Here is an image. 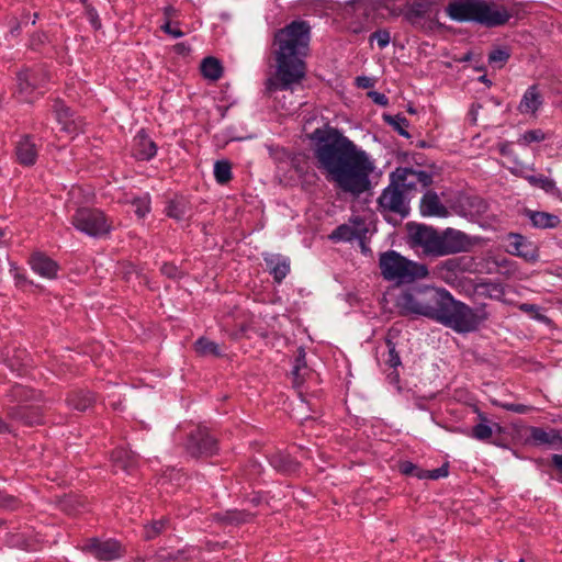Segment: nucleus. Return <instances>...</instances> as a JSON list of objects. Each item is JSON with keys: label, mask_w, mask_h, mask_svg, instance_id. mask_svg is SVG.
<instances>
[{"label": "nucleus", "mask_w": 562, "mask_h": 562, "mask_svg": "<svg viewBox=\"0 0 562 562\" xmlns=\"http://www.w3.org/2000/svg\"><path fill=\"white\" fill-rule=\"evenodd\" d=\"M317 169L342 192L359 196L371 188L374 162L339 130L326 125L307 135Z\"/></svg>", "instance_id": "f257e3e1"}, {"label": "nucleus", "mask_w": 562, "mask_h": 562, "mask_svg": "<svg viewBox=\"0 0 562 562\" xmlns=\"http://www.w3.org/2000/svg\"><path fill=\"white\" fill-rule=\"evenodd\" d=\"M396 307L402 316H425L460 334L477 330L488 318L484 305L472 308L449 291L429 285L407 288L397 296Z\"/></svg>", "instance_id": "f03ea898"}, {"label": "nucleus", "mask_w": 562, "mask_h": 562, "mask_svg": "<svg viewBox=\"0 0 562 562\" xmlns=\"http://www.w3.org/2000/svg\"><path fill=\"white\" fill-rule=\"evenodd\" d=\"M311 25L305 20H293L273 33L271 56L276 71L266 82V91L292 90L306 76V61L310 54Z\"/></svg>", "instance_id": "7ed1b4c3"}, {"label": "nucleus", "mask_w": 562, "mask_h": 562, "mask_svg": "<svg viewBox=\"0 0 562 562\" xmlns=\"http://www.w3.org/2000/svg\"><path fill=\"white\" fill-rule=\"evenodd\" d=\"M409 244L414 248H422L424 255L429 257H445L464 252L473 246L471 238L464 232L451 227L442 232L425 224H407Z\"/></svg>", "instance_id": "20e7f679"}, {"label": "nucleus", "mask_w": 562, "mask_h": 562, "mask_svg": "<svg viewBox=\"0 0 562 562\" xmlns=\"http://www.w3.org/2000/svg\"><path fill=\"white\" fill-rule=\"evenodd\" d=\"M446 12L457 22H475L488 29L503 26L516 15L513 9L486 0H453Z\"/></svg>", "instance_id": "39448f33"}, {"label": "nucleus", "mask_w": 562, "mask_h": 562, "mask_svg": "<svg viewBox=\"0 0 562 562\" xmlns=\"http://www.w3.org/2000/svg\"><path fill=\"white\" fill-rule=\"evenodd\" d=\"M379 268L384 280L412 283L428 276L426 265L412 261L395 250L380 254Z\"/></svg>", "instance_id": "423d86ee"}, {"label": "nucleus", "mask_w": 562, "mask_h": 562, "mask_svg": "<svg viewBox=\"0 0 562 562\" xmlns=\"http://www.w3.org/2000/svg\"><path fill=\"white\" fill-rule=\"evenodd\" d=\"M74 227L93 238L106 236L112 231V222L105 213L95 207H78L71 216Z\"/></svg>", "instance_id": "0eeeda50"}, {"label": "nucleus", "mask_w": 562, "mask_h": 562, "mask_svg": "<svg viewBox=\"0 0 562 562\" xmlns=\"http://www.w3.org/2000/svg\"><path fill=\"white\" fill-rule=\"evenodd\" d=\"M183 448L186 453L193 459L211 458L220 451L217 438L202 425L188 432Z\"/></svg>", "instance_id": "6e6552de"}, {"label": "nucleus", "mask_w": 562, "mask_h": 562, "mask_svg": "<svg viewBox=\"0 0 562 562\" xmlns=\"http://www.w3.org/2000/svg\"><path fill=\"white\" fill-rule=\"evenodd\" d=\"M434 8L432 0H408L393 10V18L403 16L413 27L424 30L432 20Z\"/></svg>", "instance_id": "1a4fd4ad"}, {"label": "nucleus", "mask_w": 562, "mask_h": 562, "mask_svg": "<svg viewBox=\"0 0 562 562\" xmlns=\"http://www.w3.org/2000/svg\"><path fill=\"white\" fill-rule=\"evenodd\" d=\"M409 195L402 189L395 179L390 178V184L383 189L378 198L379 210L406 217L409 213Z\"/></svg>", "instance_id": "9d476101"}, {"label": "nucleus", "mask_w": 562, "mask_h": 562, "mask_svg": "<svg viewBox=\"0 0 562 562\" xmlns=\"http://www.w3.org/2000/svg\"><path fill=\"white\" fill-rule=\"evenodd\" d=\"M390 178L395 179V182L398 183L408 195L417 192L419 189H426L432 183L431 173L412 167H397L391 172Z\"/></svg>", "instance_id": "9b49d317"}, {"label": "nucleus", "mask_w": 562, "mask_h": 562, "mask_svg": "<svg viewBox=\"0 0 562 562\" xmlns=\"http://www.w3.org/2000/svg\"><path fill=\"white\" fill-rule=\"evenodd\" d=\"M82 551L103 562L117 560L125 552L120 541L115 539L100 540L98 538H89L82 546Z\"/></svg>", "instance_id": "f8f14e48"}, {"label": "nucleus", "mask_w": 562, "mask_h": 562, "mask_svg": "<svg viewBox=\"0 0 562 562\" xmlns=\"http://www.w3.org/2000/svg\"><path fill=\"white\" fill-rule=\"evenodd\" d=\"M7 417L22 426L33 427L43 424L44 413L35 403L26 405H8Z\"/></svg>", "instance_id": "ddd939ff"}, {"label": "nucleus", "mask_w": 562, "mask_h": 562, "mask_svg": "<svg viewBox=\"0 0 562 562\" xmlns=\"http://www.w3.org/2000/svg\"><path fill=\"white\" fill-rule=\"evenodd\" d=\"M454 210L463 217L477 218L487 212L488 203L479 195L461 193L456 199Z\"/></svg>", "instance_id": "4468645a"}, {"label": "nucleus", "mask_w": 562, "mask_h": 562, "mask_svg": "<svg viewBox=\"0 0 562 562\" xmlns=\"http://www.w3.org/2000/svg\"><path fill=\"white\" fill-rule=\"evenodd\" d=\"M42 392L26 385L15 383L5 393L3 407L8 405H26L42 401Z\"/></svg>", "instance_id": "2eb2a0df"}, {"label": "nucleus", "mask_w": 562, "mask_h": 562, "mask_svg": "<svg viewBox=\"0 0 562 562\" xmlns=\"http://www.w3.org/2000/svg\"><path fill=\"white\" fill-rule=\"evenodd\" d=\"M40 146L35 136L23 134L15 143L16 161L25 167L34 166L37 161Z\"/></svg>", "instance_id": "dca6fc26"}, {"label": "nucleus", "mask_w": 562, "mask_h": 562, "mask_svg": "<svg viewBox=\"0 0 562 562\" xmlns=\"http://www.w3.org/2000/svg\"><path fill=\"white\" fill-rule=\"evenodd\" d=\"M266 269L276 283L281 284L291 271V260L281 254H262Z\"/></svg>", "instance_id": "f3484780"}, {"label": "nucleus", "mask_w": 562, "mask_h": 562, "mask_svg": "<svg viewBox=\"0 0 562 562\" xmlns=\"http://www.w3.org/2000/svg\"><path fill=\"white\" fill-rule=\"evenodd\" d=\"M27 263L30 265L33 272L41 276L42 278L49 280L57 278L60 268L57 261L42 251L33 252L30 256Z\"/></svg>", "instance_id": "a211bd4d"}, {"label": "nucleus", "mask_w": 562, "mask_h": 562, "mask_svg": "<svg viewBox=\"0 0 562 562\" xmlns=\"http://www.w3.org/2000/svg\"><path fill=\"white\" fill-rule=\"evenodd\" d=\"M157 145L144 128L137 132L132 143V156L138 161H149L157 154Z\"/></svg>", "instance_id": "6ab92c4d"}, {"label": "nucleus", "mask_w": 562, "mask_h": 562, "mask_svg": "<svg viewBox=\"0 0 562 562\" xmlns=\"http://www.w3.org/2000/svg\"><path fill=\"white\" fill-rule=\"evenodd\" d=\"M419 211L423 216L429 217H447L449 215L448 209L432 190H427L422 196Z\"/></svg>", "instance_id": "aec40b11"}, {"label": "nucleus", "mask_w": 562, "mask_h": 562, "mask_svg": "<svg viewBox=\"0 0 562 562\" xmlns=\"http://www.w3.org/2000/svg\"><path fill=\"white\" fill-rule=\"evenodd\" d=\"M267 458L269 464L282 475H294L300 471L301 463L289 453L274 451Z\"/></svg>", "instance_id": "412c9836"}, {"label": "nucleus", "mask_w": 562, "mask_h": 562, "mask_svg": "<svg viewBox=\"0 0 562 562\" xmlns=\"http://www.w3.org/2000/svg\"><path fill=\"white\" fill-rule=\"evenodd\" d=\"M543 104V95L538 85H531L524 92L517 110L521 114L535 115Z\"/></svg>", "instance_id": "4be33fe9"}, {"label": "nucleus", "mask_w": 562, "mask_h": 562, "mask_svg": "<svg viewBox=\"0 0 562 562\" xmlns=\"http://www.w3.org/2000/svg\"><path fill=\"white\" fill-rule=\"evenodd\" d=\"M113 467L128 474L133 473L138 467V456L127 448L119 447L111 453Z\"/></svg>", "instance_id": "5701e85b"}, {"label": "nucleus", "mask_w": 562, "mask_h": 562, "mask_svg": "<svg viewBox=\"0 0 562 562\" xmlns=\"http://www.w3.org/2000/svg\"><path fill=\"white\" fill-rule=\"evenodd\" d=\"M509 244L507 251L512 255L521 257L528 261L537 259L538 255L535 249L531 248L527 239L520 234H509Z\"/></svg>", "instance_id": "b1692460"}, {"label": "nucleus", "mask_w": 562, "mask_h": 562, "mask_svg": "<svg viewBox=\"0 0 562 562\" xmlns=\"http://www.w3.org/2000/svg\"><path fill=\"white\" fill-rule=\"evenodd\" d=\"M190 210V202L183 195H175L166 202L165 214L178 222L183 221Z\"/></svg>", "instance_id": "393cba45"}, {"label": "nucleus", "mask_w": 562, "mask_h": 562, "mask_svg": "<svg viewBox=\"0 0 562 562\" xmlns=\"http://www.w3.org/2000/svg\"><path fill=\"white\" fill-rule=\"evenodd\" d=\"M95 402L93 393L88 390H75L68 393L66 403L68 407L78 412H85Z\"/></svg>", "instance_id": "a878e982"}, {"label": "nucleus", "mask_w": 562, "mask_h": 562, "mask_svg": "<svg viewBox=\"0 0 562 562\" xmlns=\"http://www.w3.org/2000/svg\"><path fill=\"white\" fill-rule=\"evenodd\" d=\"M526 215L536 228H555L561 223L559 216L548 212L527 210Z\"/></svg>", "instance_id": "bb28decb"}, {"label": "nucleus", "mask_w": 562, "mask_h": 562, "mask_svg": "<svg viewBox=\"0 0 562 562\" xmlns=\"http://www.w3.org/2000/svg\"><path fill=\"white\" fill-rule=\"evenodd\" d=\"M530 438L535 445H560L562 446V435L557 429L549 431L540 427H532L530 430Z\"/></svg>", "instance_id": "cd10ccee"}, {"label": "nucleus", "mask_w": 562, "mask_h": 562, "mask_svg": "<svg viewBox=\"0 0 562 562\" xmlns=\"http://www.w3.org/2000/svg\"><path fill=\"white\" fill-rule=\"evenodd\" d=\"M364 232L366 229L341 224L329 234L328 238L334 243L352 241L353 239H360Z\"/></svg>", "instance_id": "c85d7f7f"}, {"label": "nucleus", "mask_w": 562, "mask_h": 562, "mask_svg": "<svg viewBox=\"0 0 562 562\" xmlns=\"http://www.w3.org/2000/svg\"><path fill=\"white\" fill-rule=\"evenodd\" d=\"M255 514L248 510L232 509L223 514H216V520L225 525H241L249 522L254 519Z\"/></svg>", "instance_id": "c756f323"}, {"label": "nucleus", "mask_w": 562, "mask_h": 562, "mask_svg": "<svg viewBox=\"0 0 562 562\" xmlns=\"http://www.w3.org/2000/svg\"><path fill=\"white\" fill-rule=\"evenodd\" d=\"M512 56L510 47L506 45L495 46L487 55L488 65L494 69H502Z\"/></svg>", "instance_id": "7c9ffc66"}, {"label": "nucleus", "mask_w": 562, "mask_h": 562, "mask_svg": "<svg viewBox=\"0 0 562 562\" xmlns=\"http://www.w3.org/2000/svg\"><path fill=\"white\" fill-rule=\"evenodd\" d=\"M201 72L204 78L216 81L223 76L222 63L215 57H205L201 63Z\"/></svg>", "instance_id": "2f4dec72"}, {"label": "nucleus", "mask_w": 562, "mask_h": 562, "mask_svg": "<svg viewBox=\"0 0 562 562\" xmlns=\"http://www.w3.org/2000/svg\"><path fill=\"white\" fill-rule=\"evenodd\" d=\"M154 559L157 562H184L190 559L189 549H179L176 551H169L166 548L158 549Z\"/></svg>", "instance_id": "473e14b6"}, {"label": "nucleus", "mask_w": 562, "mask_h": 562, "mask_svg": "<svg viewBox=\"0 0 562 562\" xmlns=\"http://www.w3.org/2000/svg\"><path fill=\"white\" fill-rule=\"evenodd\" d=\"M462 270V259L461 258H449L442 262H440L436 267L437 274H439L446 281H450L456 278L457 271Z\"/></svg>", "instance_id": "72a5a7b5"}, {"label": "nucleus", "mask_w": 562, "mask_h": 562, "mask_svg": "<svg viewBox=\"0 0 562 562\" xmlns=\"http://www.w3.org/2000/svg\"><path fill=\"white\" fill-rule=\"evenodd\" d=\"M16 80L21 92L30 93L38 87L35 71L29 68L20 70Z\"/></svg>", "instance_id": "f704fd0d"}, {"label": "nucleus", "mask_w": 562, "mask_h": 562, "mask_svg": "<svg viewBox=\"0 0 562 562\" xmlns=\"http://www.w3.org/2000/svg\"><path fill=\"white\" fill-rule=\"evenodd\" d=\"M194 350L198 355L202 357L213 356V357H222V350L218 344L212 341L205 337H200L194 342Z\"/></svg>", "instance_id": "c9c22d12"}, {"label": "nucleus", "mask_w": 562, "mask_h": 562, "mask_svg": "<svg viewBox=\"0 0 562 562\" xmlns=\"http://www.w3.org/2000/svg\"><path fill=\"white\" fill-rule=\"evenodd\" d=\"M383 121L393 127L401 136L409 138L411 134L407 128L409 126V121L401 113L398 114H383Z\"/></svg>", "instance_id": "e433bc0d"}, {"label": "nucleus", "mask_w": 562, "mask_h": 562, "mask_svg": "<svg viewBox=\"0 0 562 562\" xmlns=\"http://www.w3.org/2000/svg\"><path fill=\"white\" fill-rule=\"evenodd\" d=\"M128 202L134 207V213L138 218L146 217L151 211V198L147 192L133 196Z\"/></svg>", "instance_id": "4c0bfd02"}, {"label": "nucleus", "mask_w": 562, "mask_h": 562, "mask_svg": "<svg viewBox=\"0 0 562 562\" xmlns=\"http://www.w3.org/2000/svg\"><path fill=\"white\" fill-rule=\"evenodd\" d=\"M214 177L218 184H226L233 178L232 164L227 159L217 160L214 164Z\"/></svg>", "instance_id": "58836bf2"}, {"label": "nucleus", "mask_w": 562, "mask_h": 562, "mask_svg": "<svg viewBox=\"0 0 562 562\" xmlns=\"http://www.w3.org/2000/svg\"><path fill=\"white\" fill-rule=\"evenodd\" d=\"M479 289L480 294L493 300L501 301L505 295V288L501 282H482L479 284Z\"/></svg>", "instance_id": "ea45409f"}, {"label": "nucleus", "mask_w": 562, "mask_h": 562, "mask_svg": "<svg viewBox=\"0 0 562 562\" xmlns=\"http://www.w3.org/2000/svg\"><path fill=\"white\" fill-rule=\"evenodd\" d=\"M527 181L536 188L543 190L546 193L554 194L559 191L557 188L555 181L548 178L544 175H531L527 177Z\"/></svg>", "instance_id": "a19ab883"}, {"label": "nucleus", "mask_w": 562, "mask_h": 562, "mask_svg": "<svg viewBox=\"0 0 562 562\" xmlns=\"http://www.w3.org/2000/svg\"><path fill=\"white\" fill-rule=\"evenodd\" d=\"M306 353L303 348L297 349V355L295 357V362L292 369V375L294 378L295 384H301L304 380L305 371H307V364H306Z\"/></svg>", "instance_id": "79ce46f5"}, {"label": "nucleus", "mask_w": 562, "mask_h": 562, "mask_svg": "<svg viewBox=\"0 0 562 562\" xmlns=\"http://www.w3.org/2000/svg\"><path fill=\"white\" fill-rule=\"evenodd\" d=\"M479 417L481 418V423L476 424L472 430L470 436L480 441L488 440L493 435L492 426L487 424V418L480 413Z\"/></svg>", "instance_id": "37998d69"}, {"label": "nucleus", "mask_w": 562, "mask_h": 562, "mask_svg": "<svg viewBox=\"0 0 562 562\" xmlns=\"http://www.w3.org/2000/svg\"><path fill=\"white\" fill-rule=\"evenodd\" d=\"M54 111L56 113L57 121L64 124V128L66 131H70V124L74 123L71 121V110L60 100H57L54 103Z\"/></svg>", "instance_id": "c03bdc74"}, {"label": "nucleus", "mask_w": 562, "mask_h": 562, "mask_svg": "<svg viewBox=\"0 0 562 562\" xmlns=\"http://www.w3.org/2000/svg\"><path fill=\"white\" fill-rule=\"evenodd\" d=\"M385 345L387 347V355L384 359L385 364L392 369H396L397 367L402 366L400 353L396 350V345L390 337V334L385 338Z\"/></svg>", "instance_id": "a18cd8bd"}, {"label": "nucleus", "mask_w": 562, "mask_h": 562, "mask_svg": "<svg viewBox=\"0 0 562 562\" xmlns=\"http://www.w3.org/2000/svg\"><path fill=\"white\" fill-rule=\"evenodd\" d=\"M168 524V519L161 518L159 520H154L150 524L144 527V538L146 540H153L158 537L165 529Z\"/></svg>", "instance_id": "49530a36"}, {"label": "nucleus", "mask_w": 562, "mask_h": 562, "mask_svg": "<svg viewBox=\"0 0 562 562\" xmlns=\"http://www.w3.org/2000/svg\"><path fill=\"white\" fill-rule=\"evenodd\" d=\"M400 472L407 476L425 480V470L411 461H403L398 465Z\"/></svg>", "instance_id": "de8ad7c7"}, {"label": "nucleus", "mask_w": 562, "mask_h": 562, "mask_svg": "<svg viewBox=\"0 0 562 562\" xmlns=\"http://www.w3.org/2000/svg\"><path fill=\"white\" fill-rule=\"evenodd\" d=\"M10 272L14 279L15 286L24 289L27 285H34V282L14 263H10Z\"/></svg>", "instance_id": "09e8293b"}, {"label": "nucleus", "mask_w": 562, "mask_h": 562, "mask_svg": "<svg viewBox=\"0 0 562 562\" xmlns=\"http://www.w3.org/2000/svg\"><path fill=\"white\" fill-rule=\"evenodd\" d=\"M85 14L87 20L95 31L102 27L101 19L94 7H92L91 4H87L85 8Z\"/></svg>", "instance_id": "8fccbe9b"}, {"label": "nucleus", "mask_w": 562, "mask_h": 562, "mask_svg": "<svg viewBox=\"0 0 562 562\" xmlns=\"http://www.w3.org/2000/svg\"><path fill=\"white\" fill-rule=\"evenodd\" d=\"M369 40L370 42L376 41L379 47L383 49L390 44L391 35L387 30H376L370 35Z\"/></svg>", "instance_id": "3c124183"}, {"label": "nucleus", "mask_w": 562, "mask_h": 562, "mask_svg": "<svg viewBox=\"0 0 562 562\" xmlns=\"http://www.w3.org/2000/svg\"><path fill=\"white\" fill-rule=\"evenodd\" d=\"M544 138L546 134L540 128L526 131L522 135V140L526 144L539 143L544 140Z\"/></svg>", "instance_id": "603ef678"}, {"label": "nucleus", "mask_w": 562, "mask_h": 562, "mask_svg": "<svg viewBox=\"0 0 562 562\" xmlns=\"http://www.w3.org/2000/svg\"><path fill=\"white\" fill-rule=\"evenodd\" d=\"M448 474H449V465H448V463H445L437 469L425 470V480H438V479L448 476Z\"/></svg>", "instance_id": "864d4df0"}, {"label": "nucleus", "mask_w": 562, "mask_h": 562, "mask_svg": "<svg viewBox=\"0 0 562 562\" xmlns=\"http://www.w3.org/2000/svg\"><path fill=\"white\" fill-rule=\"evenodd\" d=\"M19 506V501L12 495L4 494L0 491V508L15 509Z\"/></svg>", "instance_id": "5fc2aeb1"}, {"label": "nucleus", "mask_w": 562, "mask_h": 562, "mask_svg": "<svg viewBox=\"0 0 562 562\" xmlns=\"http://www.w3.org/2000/svg\"><path fill=\"white\" fill-rule=\"evenodd\" d=\"M161 30L166 34H168V35H170V36H172L175 38H179V37H182L184 35V33L179 27L172 26L169 20L166 21V23L161 25Z\"/></svg>", "instance_id": "6e6d98bb"}, {"label": "nucleus", "mask_w": 562, "mask_h": 562, "mask_svg": "<svg viewBox=\"0 0 562 562\" xmlns=\"http://www.w3.org/2000/svg\"><path fill=\"white\" fill-rule=\"evenodd\" d=\"M160 271L162 274L167 276L170 279H175L179 276V270L177 266H175L173 263L165 262L161 266Z\"/></svg>", "instance_id": "4d7b16f0"}, {"label": "nucleus", "mask_w": 562, "mask_h": 562, "mask_svg": "<svg viewBox=\"0 0 562 562\" xmlns=\"http://www.w3.org/2000/svg\"><path fill=\"white\" fill-rule=\"evenodd\" d=\"M369 97L372 99V101L375 104L385 106L389 104V99L384 93L378 92V91H371L369 92Z\"/></svg>", "instance_id": "13d9d810"}, {"label": "nucleus", "mask_w": 562, "mask_h": 562, "mask_svg": "<svg viewBox=\"0 0 562 562\" xmlns=\"http://www.w3.org/2000/svg\"><path fill=\"white\" fill-rule=\"evenodd\" d=\"M38 19V13L31 14L30 12H23L20 19V25H34Z\"/></svg>", "instance_id": "bf43d9fd"}, {"label": "nucleus", "mask_w": 562, "mask_h": 562, "mask_svg": "<svg viewBox=\"0 0 562 562\" xmlns=\"http://www.w3.org/2000/svg\"><path fill=\"white\" fill-rule=\"evenodd\" d=\"M356 85L361 89H369L374 86V80L367 76H359L356 78Z\"/></svg>", "instance_id": "052dcab7"}, {"label": "nucleus", "mask_w": 562, "mask_h": 562, "mask_svg": "<svg viewBox=\"0 0 562 562\" xmlns=\"http://www.w3.org/2000/svg\"><path fill=\"white\" fill-rule=\"evenodd\" d=\"M503 408L509 412L518 413V414H525L528 412V407L524 404H503Z\"/></svg>", "instance_id": "680f3d73"}, {"label": "nucleus", "mask_w": 562, "mask_h": 562, "mask_svg": "<svg viewBox=\"0 0 562 562\" xmlns=\"http://www.w3.org/2000/svg\"><path fill=\"white\" fill-rule=\"evenodd\" d=\"M173 52L181 56H188L191 53V47L187 43H177L173 45Z\"/></svg>", "instance_id": "e2e57ef3"}, {"label": "nucleus", "mask_w": 562, "mask_h": 562, "mask_svg": "<svg viewBox=\"0 0 562 562\" xmlns=\"http://www.w3.org/2000/svg\"><path fill=\"white\" fill-rule=\"evenodd\" d=\"M512 173H514L517 177H520L525 180H527V177H530L531 173H529V168L525 166H520L518 168H513Z\"/></svg>", "instance_id": "0e129e2a"}, {"label": "nucleus", "mask_w": 562, "mask_h": 562, "mask_svg": "<svg viewBox=\"0 0 562 562\" xmlns=\"http://www.w3.org/2000/svg\"><path fill=\"white\" fill-rule=\"evenodd\" d=\"M551 462L560 472H562V454H553Z\"/></svg>", "instance_id": "69168bd1"}, {"label": "nucleus", "mask_w": 562, "mask_h": 562, "mask_svg": "<svg viewBox=\"0 0 562 562\" xmlns=\"http://www.w3.org/2000/svg\"><path fill=\"white\" fill-rule=\"evenodd\" d=\"M10 431V426L0 417V434H5Z\"/></svg>", "instance_id": "338daca9"}, {"label": "nucleus", "mask_w": 562, "mask_h": 562, "mask_svg": "<svg viewBox=\"0 0 562 562\" xmlns=\"http://www.w3.org/2000/svg\"><path fill=\"white\" fill-rule=\"evenodd\" d=\"M479 81L484 83L486 87H491L493 85L492 80L484 74L479 77Z\"/></svg>", "instance_id": "774afa93"}]
</instances>
